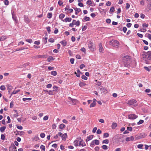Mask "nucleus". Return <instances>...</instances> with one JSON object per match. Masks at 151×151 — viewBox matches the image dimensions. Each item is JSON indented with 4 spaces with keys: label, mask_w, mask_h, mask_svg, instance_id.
I'll list each match as a JSON object with an SVG mask.
<instances>
[{
    "label": "nucleus",
    "mask_w": 151,
    "mask_h": 151,
    "mask_svg": "<svg viewBox=\"0 0 151 151\" xmlns=\"http://www.w3.org/2000/svg\"><path fill=\"white\" fill-rule=\"evenodd\" d=\"M12 17L14 20L15 22L17 23L18 22V21L15 15L13 13H12Z\"/></svg>",
    "instance_id": "2eb2a0df"
},
{
    "label": "nucleus",
    "mask_w": 151,
    "mask_h": 151,
    "mask_svg": "<svg viewBox=\"0 0 151 151\" xmlns=\"http://www.w3.org/2000/svg\"><path fill=\"white\" fill-rule=\"evenodd\" d=\"M46 29H47V32L49 33H50V27H46Z\"/></svg>",
    "instance_id": "49530a36"
},
{
    "label": "nucleus",
    "mask_w": 151,
    "mask_h": 151,
    "mask_svg": "<svg viewBox=\"0 0 151 151\" xmlns=\"http://www.w3.org/2000/svg\"><path fill=\"white\" fill-rule=\"evenodd\" d=\"M26 41L29 43H31L32 42V40L30 39H26Z\"/></svg>",
    "instance_id": "69168bd1"
},
{
    "label": "nucleus",
    "mask_w": 151,
    "mask_h": 151,
    "mask_svg": "<svg viewBox=\"0 0 151 151\" xmlns=\"http://www.w3.org/2000/svg\"><path fill=\"white\" fill-rule=\"evenodd\" d=\"M24 20L25 22L27 23H28L30 22V20L29 19L28 17L26 15L24 16Z\"/></svg>",
    "instance_id": "1a4fd4ad"
},
{
    "label": "nucleus",
    "mask_w": 151,
    "mask_h": 151,
    "mask_svg": "<svg viewBox=\"0 0 151 151\" xmlns=\"http://www.w3.org/2000/svg\"><path fill=\"white\" fill-rule=\"evenodd\" d=\"M115 11V9L114 7L112 6L111 7V8L110 9V10H109V13H112L113 12H114Z\"/></svg>",
    "instance_id": "b1692460"
},
{
    "label": "nucleus",
    "mask_w": 151,
    "mask_h": 151,
    "mask_svg": "<svg viewBox=\"0 0 151 151\" xmlns=\"http://www.w3.org/2000/svg\"><path fill=\"white\" fill-rule=\"evenodd\" d=\"M144 68L146 70L148 71L149 72L150 70V69L149 68V67H148L145 66L144 67Z\"/></svg>",
    "instance_id": "680f3d73"
},
{
    "label": "nucleus",
    "mask_w": 151,
    "mask_h": 151,
    "mask_svg": "<svg viewBox=\"0 0 151 151\" xmlns=\"http://www.w3.org/2000/svg\"><path fill=\"white\" fill-rule=\"evenodd\" d=\"M93 138V136L92 135L88 136L87 137V139H86V141H89V140H91Z\"/></svg>",
    "instance_id": "4be33fe9"
},
{
    "label": "nucleus",
    "mask_w": 151,
    "mask_h": 151,
    "mask_svg": "<svg viewBox=\"0 0 151 151\" xmlns=\"http://www.w3.org/2000/svg\"><path fill=\"white\" fill-rule=\"evenodd\" d=\"M71 20H72V19L71 18L67 17V18H66L65 19H64L63 20V22H70L71 21Z\"/></svg>",
    "instance_id": "dca6fc26"
},
{
    "label": "nucleus",
    "mask_w": 151,
    "mask_h": 151,
    "mask_svg": "<svg viewBox=\"0 0 151 151\" xmlns=\"http://www.w3.org/2000/svg\"><path fill=\"white\" fill-rule=\"evenodd\" d=\"M40 136L42 138H43L45 137V134L43 133H42L40 134Z\"/></svg>",
    "instance_id": "774afa93"
},
{
    "label": "nucleus",
    "mask_w": 151,
    "mask_h": 151,
    "mask_svg": "<svg viewBox=\"0 0 151 151\" xmlns=\"http://www.w3.org/2000/svg\"><path fill=\"white\" fill-rule=\"evenodd\" d=\"M117 124L116 123H113L111 127L113 129H115L117 126Z\"/></svg>",
    "instance_id": "a878e982"
},
{
    "label": "nucleus",
    "mask_w": 151,
    "mask_h": 151,
    "mask_svg": "<svg viewBox=\"0 0 151 151\" xmlns=\"http://www.w3.org/2000/svg\"><path fill=\"white\" fill-rule=\"evenodd\" d=\"M86 84L82 82H80L79 83V85L80 87L84 86L86 85Z\"/></svg>",
    "instance_id": "393cba45"
},
{
    "label": "nucleus",
    "mask_w": 151,
    "mask_h": 151,
    "mask_svg": "<svg viewBox=\"0 0 151 151\" xmlns=\"http://www.w3.org/2000/svg\"><path fill=\"white\" fill-rule=\"evenodd\" d=\"M143 146V144H140L138 145L137 146V147L138 148L142 149V148Z\"/></svg>",
    "instance_id": "a18cd8bd"
},
{
    "label": "nucleus",
    "mask_w": 151,
    "mask_h": 151,
    "mask_svg": "<svg viewBox=\"0 0 151 151\" xmlns=\"http://www.w3.org/2000/svg\"><path fill=\"white\" fill-rule=\"evenodd\" d=\"M31 98H23L22 100L23 101H26L27 100L30 101L32 100Z\"/></svg>",
    "instance_id": "37998d69"
},
{
    "label": "nucleus",
    "mask_w": 151,
    "mask_h": 151,
    "mask_svg": "<svg viewBox=\"0 0 151 151\" xmlns=\"http://www.w3.org/2000/svg\"><path fill=\"white\" fill-rule=\"evenodd\" d=\"M52 16V13H48L47 14V17L48 18L50 19Z\"/></svg>",
    "instance_id": "473e14b6"
},
{
    "label": "nucleus",
    "mask_w": 151,
    "mask_h": 151,
    "mask_svg": "<svg viewBox=\"0 0 151 151\" xmlns=\"http://www.w3.org/2000/svg\"><path fill=\"white\" fill-rule=\"evenodd\" d=\"M7 88L9 90V92L12 88V87L10 85H7Z\"/></svg>",
    "instance_id": "a211bd4d"
},
{
    "label": "nucleus",
    "mask_w": 151,
    "mask_h": 151,
    "mask_svg": "<svg viewBox=\"0 0 151 151\" xmlns=\"http://www.w3.org/2000/svg\"><path fill=\"white\" fill-rule=\"evenodd\" d=\"M140 4L142 5H144L145 4V1L143 0H141L140 2Z\"/></svg>",
    "instance_id": "338daca9"
},
{
    "label": "nucleus",
    "mask_w": 151,
    "mask_h": 151,
    "mask_svg": "<svg viewBox=\"0 0 151 151\" xmlns=\"http://www.w3.org/2000/svg\"><path fill=\"white\" fill-rule=\"evenodd\" d=\"M106 22L108 24H109L111 22V20L109 19H107L106 20Z\"/></svg>",
    "instance_id": "4d7b16f0"
},
{
    "label": "nucleus",
    "mask_w": 151,
    "mask_h": 151,
    "mask_svg": "<svg viewBox=\"0 0 151 151\" xmlns=\"http://www.w3.org/2000/svg\"><path fill=\"white\" fill-rule=\"evenodd\" d=\"M65 10H68L70 13H72L73 12V10L72 9H70V6L69 5H67L65 8Z\"/></svg>",
    "instance_id": "6e6552de"
},
{
    "label": "nucleus",
    "mask_w": 151,
    "mask_h": 151,
    "mask_svg": "<svg viewBox=\"0 0 151 151\" xmlns=\"http://www.w3.org/2000/svg\"><path fill=\"white\" fill-rule=\"evenodd\" d=\"M99 51L100 52L103 53L104 51V49L102 47V44L101 43H100L99 45Z\"/></svg>",
    "instance_id": "9d476101"
},
{
    "label": "nucleus",
    "mask_w": 151,
    "mask_h": 151,
    "mask_svg": "<svg viewBox=\"0 0 151 151\" xmlns=\"http://www.w3.org/2000/svg\"><path fill=\"white\" fill-rule=\"evenodd\" d=\"M80 24V22L78 20L75 23V25H76L77 26H79Z\"/></svg>",
    "instance_id": "bf43d9fd"
},
{
    "label": "nucleus",
    "mask_w": 151,
    "mask_h": 151,
    "mask_svg": "<svg viewBox=\"0 0 151 151\" xmlns=\"http://www.w3.org/2000/svg\"><path fill=\"white\" fill-rule=\"evenodd\" d=\"M119 43L116 40H112L110 42V44L112 46L117 47H118Z\"/></svg>",
    "instance_id": "20e7f679"
},
{
    "label": "nucleus",
    "mask_w": 151,
    "mask_h": 151,
    "mask_svg": "<svg viewBox=\"0 0 151 151\" xmlns=\"http://www.w3.org/2000/svg\"><path fill=\"white\" fill-rule=\"evenodd\" d=\"M67 134L66 133H64L62 137L63 140L65 141L66 140V138L67 137Z\"/></svg>",
    "instance_id": "aec40b11"
},
{
    "label": "nucleus",
    "mask_w": 151,
    "mask_h": 151,
    "mask_svg": "<svg viewBox=\"0 0 151 151\" xmlns=\"http://www.w3.org/2000/svg\"><path fill=\"white\" fill-rule=\"evenodd\" d=\"M45 57V55H38L34 56V58H44Z\"/></svg>",
    "instance_id": "f8f14e48"
},
{
    "label": "nucleus",
    "mask_w": 151,
    "mask_h": 151,
    "mask_svg": "<svg viewBox=\"0 0 151 151\" xmlns=\"http://www.w3.org/2000/svg\"><path fill=\"white\" fill-rule=\"evenodd\" d=\"M17 149L16 147L14 145L11 146L9 147V151H15Z\"/></svg>",
    "instance_id": "0eeeda50"
},
{
    "label": "nucleus",
    "mask_w": 151,
    "mask_h": 151,
    "mask_svg": "<svg viewBox=\"0 0 151 151\" xmlns=\"http://www.w3.org/2000/svg\"><path fill=\"white\" fill-rule=\"evenodd\" d=\"M96 104V103L93 102L90 105V107L91 108L94 107L95 106Z\"/></svg>",
    "instance_id": "a19ab883"
},
{
    "label": "nucleus",
    "mask_w": 151,
    "mask_h": 151,
    "mask_svg": "<svg viewBox=\"0 0 151 151\" xmlns=\"http://www.w3.org/2000/svg\"><path fill=\"white\" fill-rule=\"evenodd\" d=\"M73 9L75 10V14L77 15L78 13L81 11L80 8H73Z\"/></svg>",
    "instance_id": "9b49d317"
},
{
    "label": "nucleus",
    "mask_w": 151,
    "mask_h": 151,
    "mask_svg": "<svg viewBox=\"0 0 151 151\" xmlns=\"http://www.w3.org/2000/svg\"><path fill=\"white\" fill-rule=\"evenodd\" d=\"M146 134L144 133H141L139 137L140 138H144L146 137Z\"/></svg>",
    "instance_id": "bb28decb"
},
{
    "label": "nucleus",
    "mask_w": 151,
    "mask_h": 151,
    "mask_svg": "<svg viewBox=\"0 0 151 151\" xmlns=\"http://www.w3.org/2000/svg\"><path fill=\"white\" fill-rule=\"evenodd\" d=\"M6 38L5 36H1L0 37V41H3Z\"/></svg>",
    "instance_id": "7c9ffc66"
},
{
    "label": "nucleus",
    "mask_w": 151,
    "mask_h": 151,
    "mask_svg": "<svg viewBox=\"0 0 151 151\" xmlns=\"http://www.w3.org/2000/svg\"><path fill=\"white\" fill-rule=\"evenodd\" d=\"M144 121L142 120H140L139 121L137 122V124L138 125L140 124H142L144 122Z\"/></svg>",
    "instance_id": "09e8293b"
},
{
    "label": "nucleus",
    "mask_w": 151,
    "mask_h": 151,
    "mask_svg": "<svg viewBox=\"0 0 151 151\" xmlns=\"http://www.w3.org/2000/svg\"><path fill=\"white\" fill-rule=\"evenodd\" d=\"M0 89L1 90L4 91L6 89V88L4 86H1L0 87Z\"/></svg>",
    "instance_id": "3c124183"
},
{
    "label": "nucleus",
    "mask_w": 151,
    "mask_h": 151,
    "mask_svg": "<svg viewBox=\"0 0 151 151\" xmlns=\"http://www.w3.org/2000/svg\"><path fill=\"white\" fill-rule=\"evenodd\" d=\"M40 148L43 151H45V147L44 146L42 145H41Z\"/></svg>",
    "instance_id": "79ce46f5"
},
{
    "label": "nucleus",
    "mask_w": 151,
    "mask_h": 151,
    "mask_svg": "<svg viewBox=\"0 0 151 151\" xmlns=\"http://www.w3.org/2000/svg\"><path fill=\"white\" fill-rule=\"evenodd\" d=\"M128 117L129 119H134L137 117V116L134 114H132L129 115Z\"/></svg>",
    "instance_id": "423d86ee"
},
{
    "label": "nucleus",
    "mask_w": 151,
    "mask_h": 151,
    "mask_svg": "<svg viewBox=\"0 0 151 151\" xmlns=\"http://www.w3.org/2000/svg\"><path fill=\"white\" fill-rule=\"evenodd\" d=\"M94 142L93 140L90 144V146L92 147H93L94 146Z\"/></svg>",
    "instance_id": "c03bdc74"
},
{
    "label": "nucleus",
    "mask_w": 151,
    "mask_h": 151,
    "mask_svg": "<svg viewBox=\"0 0 151 151\" xmlns=\"http://www.w3.org/2000/svg\"><path fill=\"white\" fill-rule=\"evenodd\" d=\"M102 132L101 130L100 129H98L96 132V133L98 134H101Z\"/></svg>",
    "instance_id": "e2e57ef3"
},
{
    "label": "nucleus",
    "mask_w": 151,
    "mask_h": 151,
    "mask_svg": "<svg viewBox=\"0 0 151 151\" xmlns=\"http://www.w3.org/2000/svg\"><path fill=\"white\" fill-rule=\"evenodd\" d=\"M4 3L5 5H7L9 4V1L8 0H5Z\"/></svg>",
    "instance_id": "052dcab7"
},
{
    "label": "nucleus",
    "mask_w": 151,
    "mask_h": 151,
    "mask_svg": "<svg viewBox=\"0 0 151 151\" xmlns=\"http://www.w3.org/2000/svg\"><path fill=\"white\" fill-rule=\"evenodd\" d=\"M65 125L63 124H61L59 125V128L62 129H63L65 127Z\"/></svg>",
    "instance_id": "412c9836"
},
{
    "label": "nucleus",
    "mask_w": 151,
    "mask_h": 151,
    "mask_svg": "<svg viewBox=\"0 0 151 151\" xmlns=\"http://www.w3.org/2000/svg\"><path fill=\"white\" fill-rule=\"evenodd\" d=\"M106 5L107 6H109L111 5V3L109 1H108L106 2Z\"/></svg>",
    "instance_id": "13d9d810"
},
{
    "label": "nucleus",
    "mask_w": 151,
    "mask_h": 151,
    "mask_svg": "<svg viewBox=\"0 0 151 151\" xmlns=\"http://www.w3.org/2000/svg\"><path fill=\"white\" fill-rule=\"evenodd\" d=\"M99 89L101 93H106L107 92V90H106V89L102 86H100L99 87Z\"/></svg>",
    "instance_id": "39448f33"
},
{
    "label": "nucleus",
    "mask_w": 151,
    "mask_h": 151,
    "mask_svg": "<svg viewBox=\"0 0 151 151\" xmlns=\"http://www.w3.org/2000/svg\"><path fill=\"white\" fill-rule=\"evenodd\" d=\"M60 43L62 44L63 46H65L67 44V42L65 40H63L60 42Z\"/></svg>",
    "instance_id": "f3484780"
},
{
    "label": "nucleus",
    "mask_w": 151,
    "mask_h": 151,
    "mask_svg": "<svg viewBox=\"0 0 151 151\" xmlns=\"http://www.w3.org/2000/svg\"><path fill=\"white\" fill-rule=\"evenodd\" d=\"M5 135L2 134L1 135V139L2 140H4L5 139Z\"/></svg>",
    "instance_id": "5fc2aeb1"
},
{
    "label": "nucleus",
    "mask_w": 151,
    "mask_h": 151,
    "mask_svg": "<svg viewBox=\"0 0 151 151\" xmlns=\"http://www.w3.org/2000/svg\"><path fill=\"white\" fill-rule=\"evenodd\" d=\"M68 99L71 100L73 104H75L78 101L76 99H72L70 97H69Z\"/></svg>",
    "instance_id": "4468645a"
},
{
    "label": "nucleus",
    "mask_w": 151,
    "mask_h": 151,
    "mask_svg": "<svg viewBox=\"0 0 151 151\" xmlns=\"http://www.w3.org/2000/svg\"><path fill=\"white\" fill-rule=\"evenodd\" d=\"M47 37H45L43 38V41L44 44H46L47 42Z\"/></svg>",
    "instance_id": "c756f323"
},
{
    "label": "nucleus",
    "mask_w": 151,
    "mask_h": 151,
    "mask_svg": "<svg viewBox=\"0 0 151 151\" xmlns=\"http://www.w3.org/2000/svg\"><path fill=\"white\" fill-rule=\"evenodd\" d=\"M109 142V140L108 139H106L102 141V143L103 144H107Z\"/></svg>",
    "instance_id": "e433bc0d"
},
{
    "label": "nucleus",
    "mask_w": 151,
    "mask_h": 151,
    "mask_svg": "<svg viewBox=\"0 0 151 151\" xmlns=\"http://www.w3.org/2000/svg\"><path fill=\"white\" fill-rule=\"evenodd\" d=\"M14 106V102L12 101H11L10 103V107L11 108H13Z\"/></svg>",
    "instance_id": "603ef678"
},
{
    "label": "nucleus",
    "mask_w": 151,
    "mask_h": 151,
    "mask_svg": "<svg viewBox=\"0 0 151 151\" xmlns=\"http://www.w3.org/2000/svg\"><path fill=\"white\" fill-rule=\"evenodd\" d=\"M143 59L145 62V63L147 64H149L148 60H151V51H148L145 52V54L142 55Z\"/></svg>",
    "instance_id": "f257e3e1"
},
{
    "label": "nucleus",
    "mask_w": 151,
    "mask_h": 151,
    "mask_svg": "<svg viewBox=\"0 0 151 151\" xmlns=\"http://www.w3.org/2000/svg\"><path fill=\"white\" fill-rule=\"evenodd\" d=\"M95 144L96 145H99V140L97 139H95L93 140Z\"/></svg>",
    "instance_id": "c85d7f7f"
},
{
    "label": "nucleus",
    "mask_w": 151,
    "mask_h": 151,
    "mask_svg": "<svg viewBox=\"0 0 151 151\" xmlns=\"http://www.w3.org/2000/svg\"><path fill=\"white\" fill-rule=\"evenodd\" d=\"M65 16V15L63 14H60L59 16V18L60 19H63Z\"/></svg>",
    "instance_id": "2f4dec72"
},
{
    "label": "nucleus",
    "mask_w": 151,
    "mask_h": 151,
    "mask_svg": "<svg viewBox=\"0 0 151 151\" xmlns=\"http://www.w3.org/2000/svg\"><path fill=\"white\" fill-rule=\"evenodd\" d=\"M33 139L35 141H37L39 139V138L38 136H35L33 138Z\"/></svg>",
    "instance_id": "4c0bfd02"
},
{
    "label": "nucleus",
    "mask_w": 151,
    "mask_h": 151,
    "mask_svg": "<svg viewBox=\"0 0 151 151\" xmlns=\"http://www.w3.org/2000/svg\"><path fill=\"white\" fill-rule=\"evenodd\" d=\"M6 128V127L5 126H4V127H1L0 128V131L1 132H4Z\"/></svg>",
    "instance_id": "cd10ccee"
},
{
    "label": "nucleus",
    "mask_w": 151,
    "mask_h": 151,
    "mask_svg": "<svg viewBox=\"0 0 151 151\" xmlns=\"http://www.w3.org/2000/svg\"><path fill=\"white\" fill-rule=\"evenodd\" d=\"M74 145L76 146H77L78 145V140H75L73 142Z\"/></svg>",
    "instance_id": "72a5a7b5"
},
{
    "label": "nucleus",
    "mask_w": 151,
    "mask_h": 151,
    "mask_svg": "<svg viewBox=\"0 0 151 151\" xmlns=\"http://www.w3.org/2000/svg\"><path fill=\"white\" fill-rule=\"evenodd\" d=\"M84 19V20L86 21H89L90 19V18L89 17H87L86 16H85V17Z\"/></svg>",
    "instance_id": "58836bf2"
},
{
    "label": "nucleus",
    "mask_w": 151,
    "mask_h": 151,
    "mask_svg": "<svg viewBox=\"0 0 151 151\" xmlns=\"http://www.w3.org/2000/svg\"><path fill=\"white\" fill-rule=\"evenodd\" d=\"M102 148L105 150H107L108 149L107 146L105 145L102 146Z\"/></svg>",
    "instance_id": "de8ad7c7"
},
{
    "label": "nucleus",
    "mask_w": 151,
    "mask_h": 151,
    "mask_svg": "<svg viewBox=\"0 0 151 151\" xmlns=\"http://www.w3.org/2000/svg\"><path fill=\"white\" fill-rule=\"evenodd\" d=\"M48 41L50 42H54V40L52 38H50L48 40Z\"/></svg>",
    "instance_id": "864d4df0"
},
{
    "label": "nucleus",
    "mask_w": 151,
    "mask_h": 151,
    "mask_svg": "<svg viewBox=\"0 0 151 151\" xmlns=\"http://www.w3.org/2000/svg\"><path fill=\"white\" fill-rule=\"evenodd\" d=\"M109 136V134L108 133H105L103 135V137L104 138L107 137Z\"/></svg>",
    "instance_id": "c9c22d12"
},
{
    "label": "nucleus",
    "mask_w": 151,
    "mask_h": 151,
    "mask_svg": "<svg viewBox=\"0 0 151 151\" xmlns=\"http://www.w3.org/2000/svg\"><path fill=\"white\" fill-rule=\"evenodd\" d=\"M79 146L81 145L82 147L85 146L86 145V144L85 142L83 141H81L80 142Z\"/></svg>",
    "instance_id": "6ab92c4d"
},
{
    "label": "nucleus",
    "mask_w": 151,
    "mask_h": 151,
    "mask_svg": "<svg viewBox=\"0 0 151 151\" xmlns=\"http://www.w3.org/2000/svg\"><path fill=\"white\" fill-rule=\"evenodd\" d=\"M20 91L19 90H17L16 91H13L12 92V94H16L17 93H18V92Z\"/></svg>",
    "instance_id": "ea45409f"
},
{
    "label": "nucleus",
    "mask_w": 151,
    "mask_h": 151,
    "mask_svg": "<svg viewBox=\"0 0 151 151\" xmlns=\"http://www.w3.org/2000/svg\"><path fill=\"white\" fill-rule=\"evenodd\" d=\"M57 73L56 71H52L51 72V74L54 76H55L57 75Z\"/></svg>",
    "instance_id": "f704fd0d"
},
{
    "label": "nucleus",
    "mask_w": 151,
    "mask_h": 151,
    "mask_svg": "<svg viewBox=\"0 0 151 151\" xmlns=\"http://www.w3.org/2000/svg\"><path fill=\"white\" fill-rule=\"evenodd\" d=\"M147 1L148 4H150V8H149V10H150L151 9V1L150 0H147Z\"/></svg>",
    "instance_id": "6e6d98bb"
},
{
    "label": "nucleus",
    "mask_w": 151,
    "mask_h": 151,
    "mask_svg": "<svg viewBox=\"0 0 151 151\" xmlns=\"http://www.w3.org/2000/svg\"><path fill=\"white\" fill-rule=\"evenodd\" d=\"M134 139V137L132 136L130 137H127L126 139V141H132Z\"/></svg>",
    "instance_id": "ddd939ff"
},
{
    "label": "nucleus",
    "mask_w": 151,
    "mask_h": 151,
    "mask_svg": "<svg viewBox=\"0 0 151 151\" xmlns=\"http://www.w3.org/2000/svg\"><path fill=\"white\" fill-rule=\"evenodd\" d=\"M81 78L82 79L85 80H86L87 79V77L84 75H83V76H82Z\"/></svg>",
    "instance_id": "8fccbe9b"
},
{
    "label": "nucleus",
    "mask_w": 151,
    "mask_h": 151,
    "mask_svg": "<svg viewBox=\"0 0 151 151\" xmlns=\"http://www.w3.org/2000/svg\"><path fill=\"white\" fill-rule=\"evenodd\" d=\"M46 91L50 95H51L53 94V92H52V91L50 90V91Z\"/></svg>",
    "instance_id": "0e129e2a"
},
{
    "label": "nucleus",
    "mask_w": 151,
    "mask_h": 151,
    "mask_svg": "<svg viewBox=\"0 0 151 151\" xmlns=\"http://www.w3.org/2000/svg\"><path fill=\"white\" fill-rule=\"evenodd\" d=\"M137 101L134 99L130 100H129L127 104L130 106H137V104H136Z\"/></svg>",
    "instance_id": "7ed1b4c3"
},
{
    "label": "nucleus",
    "mask_w": 151,
    "mask_h": 151,
    "mask_svg": "<svg viewBox=\"0 0 151 151\" xmlns=\"http://www.w3.org/2000/svg\"><path fill=\"white\" fill-rule=\"evenodd\" d=\"M131 57L128 55L124 56L123 58L122 61L124 66L128 67L129 66L131 63Z\"/></svg>",
    "instance_id": "f03ea898"
},
{
    "label": "nucleus",
    "mask_w": 151,
    "mask_h": 151,
    "mask_svg": "<svg viewBox=\"0 0 151 151\" xmlns=\"http://www.w3.org/2000/svg\"><path fill=\"white\" fill-rule=\"evenodd\" d=\"M55 59V58H54L52 57V56H49L48 58L47 59V61L48 62H50L51 60H53Z\"/></svg>",
    "instance_id": "5701e85b"
}]
</instances>
